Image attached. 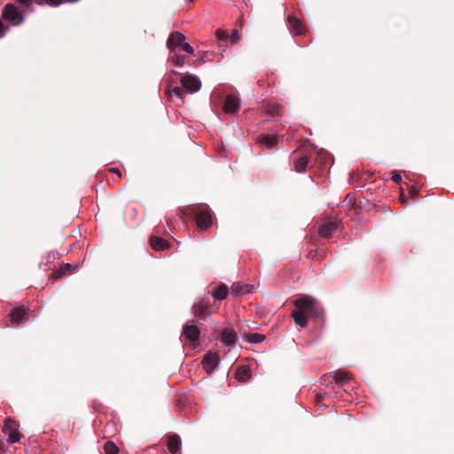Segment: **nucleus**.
Instances as JSON below:
<instances>
[{
  "instance_id": "f257e3e1",
  "label": "nucleus",
  "mask_w": 454,
  "mask_h": 454,
  "mask_svg": "<svg viewBox=\"0 0 454 454\" xmlns=\"http://www.w3.org/2000/svg\"><path fill=\"white\" fill-rule=\"evenodd\" d=\"M294 305L295 309L292 312V317L301 328L307 326L309 317L323 319V309L318 306L317 300L309 295H303L294 300Z\"/></svg>"
},
{
  "instance_id": "f03ea898",
  "label": "nucleus",
  "mask_w": 454,
  "mask_h": 454,
  "mask_svg": "<svg viewBox=\"0 0 454 454\" xmlns=\"http://www.w3.org/2000/svg\"><path fill=\"white\" fill-rule=\"evenodd\" d=\"M179 212L182 218L184 216L194 217L198 228L201 231L207 230L212 224V216L208 209H200L199 207L192 205L184 210L180 209Z\"/></svg>"
},
{
  "instance_id": "7ed1b4c3",
  "label": "nucleus",
  "mask_w": 454,
  "mask_h": 454,
  "mask_svg": "<svg viewBox=\"0 0 454 454\" xmlns=\"http://www.w3.org/2000/svg\"><path fill=\"white\" fill-rule=\"evenodd\" d=\"M2 17L6 20L12 21L14 25H20L24 21V16L13 4H7L4 7Z\"/></svg>"
},
{
  "instance_id": "20e7f679",
  "label": "nucleus",
  "mask_w": 454,
  "mask_h": 454,
  "mask_svg": "<svg viewBox=\"0 0 454 454\" xmlns=\"http://www.w3.org/2000/svg\"><path fill=\"white\" fill-rule=\"evenodd\" d=\"M200 89V87H167L164 93L168 100H172L173 96H176L183 101L185 94L196 93Z\"/></svg>"
},
{
  "instance_id": "39448f33",
  "label": "nucleus",
  "mask_w": 454,
  "mask_h": 454,
  "mask_svg": "<svg viewBox=\"0 0 454 454\" xmlns=\"http://www.w3.org/2000/svg\"><path fill=\"white\" fill-rule=\"evenodd\" d=\"M3 432L8 435L7 442L11 444L18 442L20 440L21 434L18 431L15 422L11 419H5L3 426Z\"/></svg>"
},
{
  "instance_id": "423d86ee",
  "label": "nucleus",
  "mask_w": 454,
  "mask_h": 454,
  "mask_svg": "<svg viewBox=\"0 0 454 454\" xmlns=\"http://www.w3.org/2000/svg\"><path fill=\"white\" fill-rule=\"evenodd\" d=\"M182 335L191 344L195 345V344H197V342L200 339V331L198 326L187 322L183 326Z\"/></svg>"
},
{
  "instance_id": "0eeeda50",
  "label": "nucleus",
  "mask_w": 454,
  "mask_h": 454,
  "mask_svg": "<svg viewBox=\"0 0 454 454\" xmlns=\"http://www.w3.org/2000/svg\"><path fill=\"white\" fill-rule=\"evenodd\" d=\"M213 313L211 303L208 299H201L193 305V314L196 317L203 318Z\"/></svg>"
},
{
  "instance_id": "6e6552de",
  "label": "nucleus",
  "mask_w": 454,
  "mask_h": 454,
  "mask_svg": "<svg viewBox=\"0 0 454 454\" xmlns=\"http://www.w3.org/2000/svg\"><path fill=\"white\" fill-rule=\"evenodd\" d=\"M185 40L186 37L183 33L179 31L172 32L167 40V47L170 52H176L178 49H181Z\"/></svg>"
},
{
  "instance_id": "1a4fd4ad",
  "label": "nucleus",
  "mask_w": 454,
  "mask_h": 454,
  "mask_svg": "<svg viewBox=\"0 0 454 454\" xmlns=\"http://www.w3.org/2000/svg\"><path fill=\"white\" fill-rule=\"evenodd\" d=\"M220 362L219 355L215 352H207L202 359V367L207 373L210 374Z\"/></svg>"
},
{
  "instance_id": "9d476101",
  "label": "nucleus",
  "mask_w": 454,
  "mask_h": 454,
  "mask_svg": "<svg viewBox=\"0 0 454 454\" xmlns=\"http://www.w3.org/2000/svg\"><path fill=\"white\" fill-rule=\"evenodd\" d=\"M289 29L295 35H304L308 32L306 25L294 15L287 17Z\"/></svg>"
},
{
  "instance_id": "9b49d317",
  "label": "nucleus",
  "mask_w": 454,
  "mask_h": 454,
  "mask_svg": "<svg viewBox=\"0 0 454 454\" xmlns=\"http://www.w3.org/2000/svg\"><path fill=\"white\" fill-rule=\"evenodd\" d=\"M338 229V223L336 221H327L323 223L318 229V234L324 239H330L333 233Z\"/></svg>"
},
{
  "instance_id": "f8f14e48",
  "label": "nucleus",
  "mask_w": 454,
  "mask_h": 454,
  "mask_svg": "<svg viewBox=\"0 0 454 454\" xmlns=\"http://www.w3.org/2000/svg\"><path fill=\"white\" fill-rule=\"evenodd\" d=\"M239 109V99L237 96H226L223 110L225 114H235Z\"/></svg>"
},
{
  "instance_id": "ddd939ff",
  "label": "nucleus",
  "mask_w": 454,
  "mask_h": 454,
  "mask_svg": "<svg viewBox=\"0 0 454 454\" xmlns=\"http://www.w3.org/2000/svg\"><path fill=\"white\" fill-rule=\"evenodd\" d=\"M220 340L225 346L231 347L236 343L238 336L233 328L227 327L222 330Z\"/></svg>"
},
{
  "instance_id": "4468645a",
  "label": "nucleus",
  "mask_w": 454,
  "mask_h": 454,
  "mask_svg": "<svg viewBox=\"0 0 454 454\" xmlns=\"http://www.w3.org/2000/svg\"><path fill=\"white\" fill-rule=\"evenodd\" d=\"M11 320L13 324H22L25 323L28 319V313L25 307L15 308L12 310Z\"/></svg>"
},
{
  "instance_id": "2eb2a0df",
  "label": "nucleus",
  "mask_w": 454,
  "mask_h": 454,
  "mask_svg": "<svg viewBox=\"0 0 454 454\" xmlns=\"http://www.w3.org/2000/svg\"><path fill=\"white\" fill-rule=\"evenodd\" d=\"M329 378H331V376L325 375L322 378V380L324 382H326ZM332 378L335 383L339 385H343L344 383L349 381L352 379V374L348 372L339 370L333 372Z\"/></svg>"
},
{
  "instance_id": "dca6fc26",
  "label": "nucleus",
  "mask_w": 454,
  "mask_h": 454,
  "mask_svg": "<svg viewBox=\"0 0 454 454\" xmlns=\"http://www.w3.org/2000/svg\"><path fill=\"white\" fill-rule=\"evenodd\" d=\"M150 245L155 251H165L170 247V244L168 240L153 235L150 237Z\"/></svg>"
},
{
  "instance_id": "f3484780",
  "label": "nucleus",
  "mask_w": 454,
  "mask_h": 454,
  "mask_svg": "<svg viewBox=\"0 0 454 454\" xmlns=\"http://www.w3.org/2000/svg\"><path fill=\"white\" fill-rule=\"evenodd\" d=\"M22 6L30 7L33 4V0H17ZM35 3L39 5H50L57 7L63 4V0H35Z\"/></svg>"
},
{
  "instance_id": "a211bd4d",
  "label": "nucleus",
  "mask_w": 454,
  "mask_h": 454,
  "mask_svg": "<svg viewBox=\"0 0 454 454\" xmlns=\"http://www.w3.org/2000/svg\"><path fill=\"white\" fill-rule=\"evenodd\" d=\"M257 143L262 146H265L267 148H272L278 145V136L277 135H260L257 137Z\"/></svg>"
},
{
  "instance_id": "6ab92c4d",
  "label": "nucleus",
  "mask_w": 454,
  "mask_h": 454,
  "mask_svg": "<svg viewBox=\"0 0 454 454\" xmlns=\"http://www.w3.org/2000/svg\"><path fill=\"white\" fill-rule=\"evenodd\" d=\"M252 286L241 284L239 282L233 283L231 286V294L235 296L243 295L251 292Z\"/></svg>"
},
{
  "instance_id": "aec40b11",
  "label": "nucleus",
  "mask_w": 454,
  "mask_h": 454,
  "mask_svg": "<svg viewBox=\"0 0 454 454\" xmlns=\"http://www.w3.org/2000/svg\"><path fill=\"white\" fill-rule=\"evenodd\" d=\"M181 447V439L178 435L173 434L168 436V448L169 451L173 454H176L179 451Z\"/></svg>"
},
{
  "instance_id": "412c9836",
  "label": "nucleus",
  "mask_w": 454,
  "mask_h": 454,
  "mask_svg": "<svg viewBox=\"0 0 454 454\" xmlns=\"http://www.w3.org/2000/svg\"><path fill=\"white\" fill-rule=\"evenodd\" d=\"M229 293V288L225 284H221L215 290L212 292V294L215 300H224Z\"/></svg>"
},
{
  "instance_id": "4be33fe9",
  "label": "nucleus",
  "mask_w": 454,
  "mask_h": 454,
  "mask_svg": "<svg viewBox=\"0 0 454 454\" xmlns=\"http://www.w3.org/2000/svg\"><path fill=\"white\" fill-rule=\"evenodd\" d=\"M181 85H201V82L195 74H186L181 77Z\"/></svg>"
},
{
  "instance_id": "5701e85b",
  "label": "nucleus",
  "mask_w": 454,
  "mask_h": 454,
  "mask_svg": "<svg viewBox=\"0 0 454 454\" xmlns=\"http://www.w3.org/2000/svg\"><path fill=\"white\" fill-rule=\"evenodd\" d=\"M309 159L308 156L303 155L294 161V170L298 173L305 172L309 164Z\"/></svg>"
},
{
  "instance_id": "b1692460",
  "label": "nucleus",
  "mask_w": 454,
  "mask_h": 454,
  "mask_svg": "<svg viewBox=\"0 0 454 454\" xmlns=\"http://www.w3.org/2000/svg\"><path fill=\"white\" fill-rule=\"evenodd\" d=\"M251 377L249 368L246 366H239L236 372V378L241 382H247Z\"/></svg>"
},
{
  "instance_id": "393cba45",
  "label": "nucleus",
  "mask_w": 454,
  "mask_h": 454,
  "mask_svg": "<svg viewBox=\"0 0 454 454\" xmlns=\"http://www.w3.org/2000/svg\"><path fill=\"white\" fill-rule=\"evenodd\" d=\"M171 53L173 55L169 57L168 61L172 62L176 67L184 66L188 60V58L185 55H180L177 51Z\"/></svg>"
},
{
  "instance_id": "a878e982",
  "label": "nucleus",
  "mask_w": 454,
  "mask_h": 454,
  "mask_svg": "<svg viewBox=\"0 0 454 454\" xmlns=\"http://www.w3.org/2000/svg\"><path fill=\"white\" fill-rule=\"evenodd\" d=\"M262 108L263 111L273 116L280 114V107L276 104L263 103Z\"/></svg>"
},
{
  "instance_id": "bb28decb",
  "label": "nucleus",
  "mask_w": 454,
  "mask_h": 454,
  "mask_svg": "<svg viewBox=\"0 0 454 454\" xmlns=\"http://www.w3.org/2000/svg\"><path fill=\"white\" fill-rule=\"evenodd\" d=\"M245 339L250 343H260L265 339V336L257 333H245Z\"/></svg>"
},
{
  "instance_id": "cd10ccee",
  "label": "nucleus",
  "mask_w": 454,
  "mask_h": 454,
  "mask_svg": "<svg viewBox=\"0 0 454 454\" xmlns=\"http://www.w3.org/2000/svg\"><path fill=\"white\" fill-rule=\"evenodd\" d=\"M356 207V202L354 197H352L350 194H348L346 198L343 200L342 207L351 210Z\"/></svg>"
},
{
  "instance_id": "c85d7f7f",
  "label": "nucleus",
  "mask_w": 454,
  "mask_h": 454,
  "mask_svg": "<svg viewBox=\"0 0 454 454\" xmlns=\"http://www.w3.org/2000/svg\"><path fill=\"white\" fill-rule=\"evenodd\" d=\"M104 450L106 454H117L119 451L118 447L113 442H106Z\"/></svg>"
},
{
  "instance_id": "c756f323",
  "label": "nucleus",
  "mask_w": 454,
  "mask_h": 454,
  "mask_svg": "<svg viewBox=\"0 0 454 454\" xmlns=\"http://www.w3.org/2000/svg\"><path fill=\"white\" fill-rule=\"evenodd\" d=\"M215 35L220 41H226L230 37L228 32L223 29H217Z\"/></svg>"
},
{
  "instance_id": "7c9ffc66",
  "label": "nucleus",
  "mask_w": 454,
  "mask_h": 454,
  "mask_svg": "<svg viewBox=\"0 0 454 454\" xmlns=\"http://www.w3.org/2000/svg\"><path fill=\"white\" fill-rule=\"evenodd\" d=\"M208 60H209V59H208L207 52L203 51L200 53V57L198 58V59L195 61L194 64L196 66H199V65L205 63L206 61H208Z\"/></svg>"
},
{
  "instance_id": "2f4dec72",
  "label": "nucleus",
  "mask_w": 454,
  "mask_h": 454,
  "mask_svg": "<svg viewBox=\"0 0 454 454\" xmlns=\"http://www.w3.org/2000/svg\"><path fill=\"white\" fill-rule=\"evenodd\" d=\"M65 274V270L60 267L59 270H56L52 272L51 278L55 281L62 278Z\"/></svg>"
},
{
  "instance_id": "473e14b6",
  "label": "nucleus",
  "mask_w": 454,
  "mask_h": 454,
  "mask_svg": "<svg viewBox=\"0 0 454 454\" xmlns=\"http://www.w3.org/2000/svg\"><path fill=\"white\" fill-rule=\"evenodd\" d=\"M222 95L218 90H214L211 95V100L214 104L217 105L220 103V98Z\"/></svg>"
},
{
  "instance_id": "72a5a7b5",
  "label": "nucleus",
  "mask_w": 454,
  "mask_h": 454,
  "mask_svg": "<svg viewBox=\"0 0 454 454\" xmlns=\"http://www.w3.org/2000/svg\"><path fill=\"white\" fill-rule=\"evenodd\" d=\"M181 49L188 54H194V49L185 41L184 42V44L182 45Z\"/></svg>"
},
{
  "instance_id": "f704fd0d",
  "label": "nucleus",
  "mask_w": 454,
  "mask_h": 454,
  "mask_svg": "<svg viewBox=\"0 0 454 454\" xmlns=\"http://www.w3.org/2000/svg\"><path fill=\"white\" fill-rule=\"evenodd\" d=\"M392 180L395 184H399L402 181L401 174L398 171H396V170L392 171Z\"/></svg>"
},
{
  "instance_id": "c9c22d12",
  "label": "nucleus",
  "mask_w": 454,
  "mask_h": 454,
  "mask_svg": "<svg viewBox=\"0 0 454 454\" xmlns=\"http://www.w3.org/2000/svg\"><path fill=\"white\" fill-rule=\"evenodd\" d=\"M232 42H237L239 39V33L237 29H233L232 34L231 35Z\"/></svg>"
},
{
  "instance_id": "e433bc0d",
  "label": "nucleus",
  "mask_w": 454,
  "mask_h": 454,
  "mask_svg": "<svg viewBox=\"0 0 454 454\" xmlns=\"http://www.w3.org/2000/svg\"><path fill=\"white\" fill-rule=\"evenodd\" d=\"M61 269L65 270V273L70 272L73 269V266L69 263H65L61 266Z\"/></svg>"
},
{
  "instance_id": "4c0bfd02",
  "label": "nucleus",
  "mask_w": 454,
  "mask_h": 454,
  "mask_svg": "<svg viewBox=\"0 0 454 454\" xmlns=\"http://www.w3.org/2000/svg\"><path fill=\"white\" fill-rule=\"evenodd\" d=\"M110 172L114 173L117 175V178L120 179L121 177V173L119 168H112L109 169Z\"/></svg>"
},
{
  "instance_id": "58836bf2",
  "label": "nucleus",
  "mask_w": 454,
  "mask_h": 454,
  "mask_svg": "<svg viewBox=\"0 0 454 454\" xmlns=\"http://www.w3.org/2000/svg\"><path fill=\"white\" fill-rule=\"evenodd\" d=\"M419 193V191L414 187V186H411L410 188V191H409V194L411 196V197H415L417 196Z\"/></svg>"
},
{
  "instance_id": "ea45409f",
  "label": "nucleus",
  "mask_w": 454,
  "mask_h": 454,
  "mask_svg": "<svg viewBox=\"0 0 454 454\" xmlns=\"http://www.w3.org/2000/svg\"><path fill=\"white\" fill-rule=\"evenodd\" d=\"M400 200H401L402 203H406L407 202V198L405 197L403 189H401V192H400Z\"/></svg>"
},
{
  "instance_id": "a19ab883",
  "label": "nucleus",
  "mask_w": 454,
  "mask_h": 454,
  "mask_svg": "<svg viewBox=\"0 0 454 454\" xmlns=\"http://www.w3.org/2000/svg\"><path fill=\"white\" fill-rule=\"evenodd\" d=\"M5 444L3 439H0V453L5 452Z\"/></svg>"
},
{
  "instance_id": "79ce46f5",
  "label": "nucleus",
  "mask_w": 454,
  "mask_h": 454,
  "mask_svg": "<svg viewBox=\"0 0 454 454\" xmlns=\"http://www.w3.org/2000/svg\"><path fill=\"white\" fill-rule=\"evenodd\" d=\"M6 28L4 27V23L0 20V33L4 35Z\"/></svg>"
},
{
  "instance_id": "37998d69",
  "label": "nucleus",
  "mask_w": 454,
  "mask_h": 454,
  "mask_svg": "<svg viewBox=\"0 0 454 454\" xmlns=\"http://www.w3.org/2000/svg\"><path fill=\"white\" fill-rule=\"evenodd\" d=\"M322 399H323V396L321 395L318 394V395H316V400L317 402H320Z\"/></svg>"
},
{
  "instance_id": "c03bdc74",
  "label": "nucleus",
  "mask_w": 454,
  "mask_h": 454,
  "mask_svg": "<svg viewBox=\"0 0 454 454\" xmlns=\"http://www.w3.org/2000/svg\"><path fill=\"white\" fill-rule=\"evenodd\" d=\"M171 221H172V219H171V218H168V219H167V223L169 225V224L171 223Z\"/></svg>"
}]
</instances>
